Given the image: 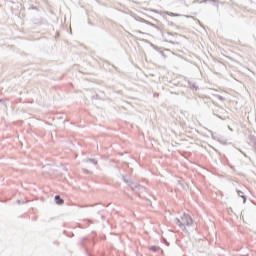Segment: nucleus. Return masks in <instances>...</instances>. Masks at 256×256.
Returning <instances> with one entry per match:
<instances>
[{
  "mask_svg": "<svg viewBox=\"0 0 256 256\" xmlns=\"http://www.w3.org/2000/svg\"><path fill=\"white\" fill-rule=\"evenodd\" d=\"M84 163H91V165H97V160L89 158L84 160Z\"/></svg>",
  "mask_w": 256,
  "mask_h": 256,
  "instance_id": "obj_7",
  "label": "nucleus"
},
{
  "mask_svg": "<svg viewBox=\"0 0 256 256\" xmlns=\"http://www.w3.org/2000/svg\"><path fill=\"white\" fill-rule=\"evenodd\" d=\"M205 245H207V242L204 240H198V251L200 253H207V250L205 249Z\"/></svg>",
  "mask_w": 256,
  "mask_h": 256,
  "instance_id": "obj_3",
  "label": "nucleus"
},
{
  "mask_svg": "<svg viewBox=\"0 0 256 256\" xmlns=\"http://www.w3.org/2000/svg\"><path fill=\"white\" fill-rule=\"evenodd\" d=\"M84 173H86V175H90L91 171L87 170V169H83Z\"/></svg>",
  "mask_w": 256,
  "mask_h": 256,
  "instance_id": "obj_10",
  "label": "nucleus"
},
{
  "mask_svg": "<svg viewBox=\"0 0 256 256\" xmlns=\"http://www.w3.org/2000/svg\"><path fill=\"white\" fill-rule=\"evenodd\" d=\"M150 250L156 252V251H159V247L151 246Z\"/></svg>",
  "mask_w": 256,
  "mask_h": 256,
  "instance_id": "obj_9",
  "label": "nucleus"
},
{
  "mask_svg": "<svg viewBox=\"0 0 256 256\" xmlns=\"http://www.w3.org/2000/svg\"><path fill=\"white\" fill-rule=\"evenodd\" d=\"M237 193H238V196H239V197H242V199L244 200V203H247V196H245V194L243 193V191L238 190Z\"/></svg>",
  "mask_w": 256,
  "mask_h": 256,
  "instance_id": "obj_6",
  "label": "nucleus"
},
{
  "mask_svg": "<svg viewBox=\"0 0 256 256\" xmlns=\"http://www.w3.org/2000/svg\"><path fill=\"white\" fill-rule=\"evenodd\" d=\"M180 186L183 187V184L180 183Z\"/></svg>",
  "mask_w": 256,
  "mask_h": 256,
  "instance_id": "obj_13",
  "label": "nucleus"
},
{
  "mask_svg": "<svg viewBox=\"0 0 256 256\" xmlns=\"http://www.w3.org/2000/svg\"><path fill=\"white\" fill-rule=\"evenodd\" d=\"M17 203L20 204V203H21V200H17Z\"/></svg>",
  "mask_w": 256,
  "mask_h": 256,
  "instance_id": "obj_11",
  "label": "nucleus"
},
{
  "mask_svg": "<svg viewBox=\"0 0 256 256\" xmlns=\"http://www.w3.org/2000/svg\"><path fill=\"white\" fill-rule=\"evenodd\" d=\"M173 221L175 225H178V227L182 229V231H187V227H189L190 225H193V218H191V216H189V214L187 213H184L180 219L174 218Z\"/></svg>",
  "mask_w": 256,
  "mask_h": 256,
  "instance_id": "obj_1",
  "label": "nucleus"
},
{
  "mask_svg": "<svg viewBox=\"0 0 256 256\" xmlns=\"http://www.w3.org/2000/svg\"><path fill=\"white\" fill-rule=\"evenodd\" d=\"M54 199L57 205H63V203H65V200H63V198H61L59 195H56Z\"/></svg>",
  "mask_w": 256,
  "mask_h": 256,
  "instance_id": "obj_5",
  "label": "nucleus"
},
{
  "mask_svg": "<svg viewBox=\"0 0 256 256\" xmlns=\"http://www.w3.org/2000/svg\"><path fill=\"white\" fill-rule=\"evenodd\" d=\"M124 181H125V183H127V185L130 186V188L132 189V191H136V193H137L138 191H143V189H144L143 186H141V185H139V184H137V183H135V182H133V181H131V180H127L126 178H124Z\"/></svg>",
  "mask_w": 256,
  "mask_h": 256,
  "instance_id": "obj_2",
  "label": "nucleus"
},
{
  "mask_svg": "<svg viewBox=\"0 0 256 256\" xmlns=\"http://www.w3.org/2000/svg\"><path fill=\"white\" fill-rule=\"evenodd\" d=\"M43 173H47L48 175H51L53 173V166L51 164H46L42 167Z\"/></svg>",
  "mask_w": 256,
  "mask_h": 256,
  "instance_id": "obj_4",
  "label": "nucleus"
},
{
  "mask_svg": "<svg viewBox=\"0 0 256 256\" xmlns=\"http://www.w3.org/2000/svg\"><path fill=\"white\" fill-rule=\"evenodd\" d=\"M149 201V203H150V205H151V201L150 200H148Z\"/></svg>",
  "mask_w": 256,
  "mask_h": 256,
  "instance_id": "obj_14",
  "label": "nucleus"
},
{
  "mask_svg": "<svg viewBox=\"0 0 256 256\" xmlns=\"http://www.w3.org/2000/svg\"><path fill=\"white\" fill-rule=\"evenodd\" d=\"M165 14L169 15V17H181V14H175V13L169 12V11L165 12Z\"/></svg>",
  "mask_w": 256,
  "mask_h": 256,
  "instance_id": "obj_8",
  "label": "nucleus"
},
{
  "mask_svg": "<svg viewBox=\"0 0 256 256\" xmlns=\"http://www.w3.org/2000/svg\"><path fill=\"white\" fill-rule=\"evenodd\" d=\"M165 243H166V245H168V246H169V243H168V242H166V240H165Z\"/></svg>",
  "mask_w": 256,
  "mask_h": 256,
  "instance_id": "obj_12",
  "label": "nucleus"
},
{
  "mask_svg": "<svg viewBox=\"0 0 256 256\" xmlns=\"http://www.w3.org/2000/svg\"><path fill=\"white\" fill-rule=\"evenodd\" d=\"M212 1H214V2H215V0H212Z\"/></svg>",
  "mask_w": 256,
  "mask_h": 256,
  "instance_id": "obj_15",
  "label": "nucleus"
}]
</instances>
